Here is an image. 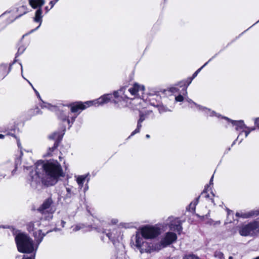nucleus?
I'll return each mask as SVG.
<instances>
[{"label": "nucleus", "mask_w": 259, "mask_h": 259, "mask_svg": "<svg viewBox=\"0 0 259 259\" xmlns=\"http://www.w3.org/2000/svg\"><path fill=\"white\" fill-rule=\"evenodd\" d=\"M145 119V116L144 114H141L140 118L138 122L137 127L136 129L132 133V134H131V136L129 137V138H130L132 136H133L136 134H137L140 132V128L142 127L141 123Z\"/></svg>", "instance_id": "412c9836"}, {"label": "nucleus", "mask_w": 259, "mask_h": 259, "mask_svg": "<svg viewBox=\"0 0 259 259\" xmlns=\"http://www.w3.org/2000/svg\"><path fill=\"white\" fill-rule=\"evenodd\" d=\"M64 176L62 166L57 160H39L35 163L34 170L30 171L29 181L33 188H36L40 182L48 186H53Z\"/></svg>", "instance_id": "f257e3e1"}, {"label": "nucleus", "mask_w": 259, "mask_h": 259, "mask_svg": "<svg viewBox=\"0 0 259 259\" xmlns=\"http://www.w3.org/2000/svg\"><path fill=\"white\" fill-rule=\"evenodd\" d=\"M18 250L22 253H31V256L24 255L22 259H35V253L39 244L35 245L33 240L24 233H19L15 237Z\"/></svg>", "instance_id": "7ed1b4c3"}, {"label": "nucleus", "mask_w": 259, "mask_h": 259, "mask_svg": "<svg viewBox=\"0 0 259 259\" xmlns=\"http://www.w3.org/2000/svg\"><path fill=\"white\" fill-rule=\"evenodd\" d=\"M8 14V13L6 12V13H4L3 15H6V14Z\"/></svg>", "instance_id": "e2e57ef3"}, {"label": "nucleus", "mask_w": 259, "mask_h": 259, "mask_svg": "<svg viewBox=\"0 0 259 259\" xmlns=\"http://www.w3.org/2000/svg\"><path fill=\"white\" fill-rule=\"evenodd\" d=\"M93 106V102L91 101L85 102H77L70 105V111L74 115L71 116V123L75 120L77 115L88 107Z\"/></svg>", "instance_id": "6e6552de"}, {"label": "nucleus", "mask_w": 259, "mask_h": 259, "mask_svg": "<svg viewBox=\"0 0 259 259\" xmlns=\"http://www.w3.org/2000/svg\"><path fill=\"white\" fill-rule=\"evenodd\" d=\"M88 176L89 174L85 175L77 176L75 177L76 178V182L78 185L79 188L80 189H81L82 188L83 183H84L85 180L87 179Z\"/></svg>", "instance_id": "5701e85b"}, {"label": "nucleus", "mask_w": 259, "mask_h": 259, "mask_svg": "<svg viewBox=\"0 0 259 259\" xmlns=\"http://www.w3.org/2000/svg\"><path fill=\"white\" fill-rule=\"evenodd\" d=\"M69 113L65 112L64 111H61L59 114V117L63 121H67L69 124L71 123V117L69 115Z\"/></svg>", "instance_id": "b1692460"}, {"label": "nucleus", "mask_w": 259, "mask_h": 259, "mask_svg": "<svg viewBox=\"0 0 259 259\" xmlns=\"http://www.w3.org/2000/svg\"><path fill=\"white\" fill-rule=\"evenodd\" d=\"M118 222V220L116 218H113L111 219L110 222L109 223L111 224V225H115Z\"/></svg>", "instance_id": "4c0bfd02"}, {"label": "nucleus", "mask_w": 259, "mask_h": 259, "mask_svg": "<svg viewBox=\"0 0 259 259\" xmlns=\"http://www.w3.org/2000/svg\"><path fill=\"white\" fill-rule=\"evenodd\" d=\"M177 239V236L176 233L171 232H168L162 236L159 243L154 244V251H159L161 249L169 246Z\"/></svg>", "instance_id": "39448f33"}, {"label": "nucleus", "mask_w": 259, "mask_h": 259, "mask_svg": "<svg viewBox=\"0 0 259 259\" xmlns=\"http://www.w3.org/2000/svg\"><path fill=\"white\" fill-rule=\"evenodd\" d=\"M202 195L205 194V197H208V195H206V194H205V192L204 191L202 193Z\"/></svg>", "instance_id": "864d4df0"}, {"label": "nucleus", "mask_w": 259, "mask_h": 259, "mask_svg": "<svg viewBox=\"0 0 259 259\" xmlns=\"http://www.w3.org/2000/svg\"><path fill=\"white\" fill-rule=\"evenodd\" d=\"M28 82H29V83L31 85V86L32 87H33V86H32V84L29 82V81H28Z\"/></svg>", "instance_id": "052dcab7"}, {"label": "nucleus", "mask_w": 259, "mask_h": 259, "mask_svg": "<svg viewBox=\"0 0 259 259\" xmlns=\"http://www.w3.org/2000/svg\"><path fill=\"white\" fill-rule=\"evenodd\" d=\"M30 6L33 9H36L35 12V16L33 21L35 22L39 23V25L36 27L38 29L41 24L42 21V10L41 7L45 4V0H28Z\"/></svg>", "instance_id": "423d86ee"}, {"label": "nucleus", "mask_w": 259, "mask_h": 259, "mask_svg": "<svg viewBox=\"0 0 259 259\" xmlns=\"http://www.w3.org/2000/svg\"><path fill=\"white\" fill-rule=\"evenodd\" d=\"M233 211H231V210H228V218H227V221H228V223H231L232 222V220H230L229 218L231 217H233Z\"/></svg>", "instance_id": "c9c22d12"}, {"label": "nucleus", "mask_w": 259, "mask_h": 259, "mask_svg": "<svg viewBox=\"0 0 259 259\" xmlns=\"http://www.w3.org/2000/svg\"><path fill=\"white\" fill-rule=\"evenodd\" d=\"M253 259H259V256H257V257H255V258H253Z\"/></svg>", "instance_id": "13d9d810"}, {"label": "nucleus", "mask_w": 259, "mask_h": 259, "mask_svg": "<svg viewBox=\"0 0 259 259\" xmlns=\"http://www.w3.org/2000/svg\"><path fill=\"white\" fill-rule=\"evenodd\" d=\"M58 1L59 0L51 1L49 3V5L51 6L50 9H52Z\"/></svg>", "instance_id": "ea45409f"}, {"label": "nucleus", "mask_w": 259, "mask_h": 259, "mask_svg": "<svg viewBox=\"0 0 259 259\" xmlns=\"http://www.w3.org/2000/svg\"><path fill=\"white\" fill-rule=\"evenodd\" d=\"M11 70V67L7 65L3 64L0 65V79H3L7 76Z\"/></svg>", "instance_id": "aec40b11"}, {"label": "nucleus", "mask_w": 259, "mask_h": 259, "mask_svg": "<svg viewBox=\"0 0 259 259\" xmlns=\"http://www.w3.org/2000/svg\"><path fill=\"white\" fill-rule=\"evenodd\" d=\"M183 259H198V258L195 255L190 254L185 256Z\"/></svg>", "instance_id": "72a5a7b5"}, {"label": "nucleus", "mask_w": 259, "mask_h": 259, "mask_svg": "<svg viewBox=\"0 0 259 259\" xmlns=\"http://www.w3.org/2000/svg\"><path fill=\"white\" fill-rule=\"evenodd\" d=\"M211 202H213V200L211 199Z\"/></svg>", "instance_id": "0e129e2a"}, {"label": "nucleus", "mask_w": 259, "mask_h": 259, "mask_svg": "<svg viewBox=\"0 0 259 259\" xmlns=\"http://www.w3.org/2000/svg\"><path fill=\"white\" fill-rule=\"evenodd\" d=\"M198 198L194 202H192L189 205L190 207L193 210H195V206L197 205V204L198 202Z\"/></svg>", "instance_id": "f704fd0d"}, {"label": "nucleus", "mask_w": 259, "mask_h": 259, "mask_svg": "<svg viewBox=\"0 0 259 259\" xmlns=\"http://www.w3.org/2000/svg\"><path fill=\"white\" fill-rule=\"evenodd\" d=\"M259 214L258 210H251L249 211H239L236 213V217L239 218L247 219L253 216L257 215Z\"/></svg>", "instance_id": "f3484780"}, {"label": "nucleus", "mask_w": 259, "mask_h": 259, "mask_svg": "<svg viewBox=\"0 0 259 259\" xmlns=\"http://www.w3.org/2000/svg\"><path fill=\"white\" fill-rule=\"evenodd\" d=\"M41 222L39 221H37L34 222H30L27 226L28 231L33 232L34 237L38 244H40L45 236V234L42 233L43 230L41 229Z\"/></svg>", "instance_id": "0eeeda50"}, {"label": "nucleus", "mask_w": 259, "mask_h": 259, "mask_svg": "<svg viewBox=\"0 0 259 259\" xmlns=\"http://www.w3.org/2000/svg\"><path fill=\"white\" fill-rule=\"evenodd\" d=\"M83 225H77L73 228V231L74 232L77 231L83 228Z\"/></svg>", "instance_id": "473e14b6"}, {"label": "nucleus", "mask_w": 259, "mask_h": 259, "mask_svg": "<svg viewBox=\"0 0 259 259\" xmlns=\"http://www.w3.org/2000/svg\"><path fill=\"white\" fill-rule=\"evenodd\" d=\"M185 100V96L183 95H179L175 96V100L176 102H182Z\"/></svg>", "instance_id": "c85d7f7f"}, {"label": "nucleus", "mask_w": 259, "mask_h": 259, "mask_svg": "<svg viewBox=\"0 0 259 259\" xmlns=\"http://www.w3.org/2000/svg\"><path fill=\"white\" fill-rule=\"evenodd\" d=\"M226 119L228 122H230L232 126H235V130L239 131L240 133L236 140H238L240 136L241 135L242 133H245V137H246V132L247 131V126L244 124L243 120H233L229 119L227 117H223Z\"/></svg>", "instance_id": "f8f14e48"}, {"label": "nucleus", "mask_w": 259, "mask_h": 259, "mask_svg": "<svg viewBox=\"0 0 259 259\" xmlns=\"http://www.w3.org/2000/svg\"><path fill=\"white\" fill-rule=\"evenodd\" d=\"M107 236L109 238V239L111 240H113L115 239L114 236H112V234L110 233H108L106 234Z\"/></svg>", "instance_id": "a19ab883"}, {"label": "nucleus", "mask_w": 259, "mask_h": 259, "mask_svg": "<svg viewBox=\"0 0 259 259\" xmlns=\"http://www.w3.org/2000/svg\"><path fill=\"white\" fill-rule=\"evenodd\" d=\"M220 223H221L220 221H217V222H215V223L213 225H219V224H220Z\"/></svg>", "instance_id": "09e8293b"}, {"label": "nucleus", "mask_w": 259, "mask_h": 259, "mask_svg": "<svg viewBox=\"0 0 259 259\" xmlns=\"http://www.w3.org/2000/svg\"><path fill=\"white\" fill-rule=\"evenodd\" d=\"M120 226L124 227V228H128L129 227V225L128 224L124 223V224H120Z\"/></svg>", "instance_id": "37998d69"}, {"label": "nucleus", "mask_w": 259, "mask_h": 259, "mask_svg": "<svg viewBox=\"0 0 259 259\" xmlns=\"http://www.w3.org/2000/svg\"><path fill=\"white\" fill-rule=\"evenodd\" d=\"M254 124H255V125L258 128H259V117L258 118H256L255 119V120H254Z\"/></svg>", "instance_id": "79ce46f5"}, {"label": "nucleus", "mask_w": 259, "mask_h": 259, "mask_svg": "<svg viewBox=\"0 0 259 259\" xmlns=\"http://www.w3.org/2000/svg\"><path fill=\"white\" fill-rule=\"evenodd\" d=\"M256 127H248L247 126V131L246 132V137H247L248 136V135L249 134V133L252 132V131H253L255 130Z\"/></svg>", "instance_id": "2f4dec72"}, {"label": "nucleus", "mask_w": 259, "mask_h": 259, "mask_svg": "<svg viewBox=\"0 0 259 259\" xmlns=\"http://www.w3.org/2000/svg\"><path fill=\"white\" fill-rule=\"evenodd\" d=\"M27 12V8L25 6H22L19 7L17 11H14L12 13V18L8 21L9 23L12 22L16 19L20 17Z\"/></svg>", "instance_id": "2eb2a0df"}, {"label": "nucleus", "mask_w": 259, "mask_h": 259, "mask_svg": "<svg viewBox=\"0 0 259 259\" xmlns=\"http://www.w3.org/2000/svg\"><path fill=\"white\" fill-rule=\"evenodd\" d=\"M160 97L157 95H150L149 97L150 104L153 106L157 107L160 113L171 111L167 107L160 104Z\"/></svg>", "instance_id": "9b49d317"}, {"label": "nucleus", "mask_w": 259, "mask_h": 259, "mask_svg": "<svg viewBox=\"0 0 259 259\" xmlns=\"http://www.w3.org/2000/svg\"><path fill=\"white\" fill-rule=\"evenodd\" d=\"M125 88H121L119 90L114 91L113 93V96L115 100H114V103L117 104L118 101L121 100H124L125 98H127V97L124 95V92L125 91Z\"/></svg>", "instance_id": "a211bd4d"}, {"label": "nucleus", "mask_w": 259, "mask_h": 259, "mask_svg": "<svg viewBox=\"0 0 259 259\" xmlns=\"http://www.w3.org/2000/svg\"><path fill=\"white\" fill-rule=\"evenodd\" d=\"M106 223L102 221L96 220L94 221V224L93 227L95 229L97 230L98 232L105 233V230L103 227L106 225Z\"/></svg>", "instance_id": "6ab92c4d"}, {"label": "nucleus", "mask_w": 259, "mask_h": 259, "mask_svg": "<svg viewBox=\"0 0 259 259\" xmlns=\"http://www.w3.org/2000/svg\"><path fill=\"white\" fill-rule=\"evenodd\" d=\"M160 233V228L156 225H146L141 226L132 237V243L141 253H151L153 251L154 244L148 243L146 240L156 238Z\"/></svg>", "instance_id": "f03ea898"}, {"label": "nucleus", "mask_w": 259, "mask_h": 259, "mask_svg": "<svg viewBox=\"0 0 259 259\" xmlns=\"http://www.w3.org/2000/svg\"><path fill=\"white\" fill-rule=\"evenodd\" d=\"M178 90L176 88H173L171 89V92L174 94L177 92Z\"/></svg>", "instance_id": "c03bdc74"}, {"label": "nucleus", "mask_w": 259, "mask_h": 259, "mask_svg": "<svg viewBox=\"0 0 259 259\" xmlns=\"http://www.w3.org/2000/svg\"><path fill=\"white\" fill-rule=\"evenodd\" d=\"M51 9L50 8H49L48 6H46L45 7V10L46 11V13H48Z\"/></svg>", "instance_id": "a18cd8bd"}, {"label": "nucleus", "mask_w": 259, "mask_h": 259, "mask_svg": "<svg viewBox=\"0 0 259 259\" xmlns=\"http://www.w3.org/2000/svg\"><path fill=\"white\" fill-rule=\"evenodd\" d=\"M243 140V139H241L240 140H239V143H240Z\"/></svg>", "instance_id": "6e6d98bb"}, {"label": "nucleus", "mask_w": 259, "mask_h": 259, "mask_svg": "<svg viewBox=\"0 0 259 259\" xmlns=\"http://www.w3.org/2000/svg\"><path fill=\"white\" fill-rule=\"evenodd\" d=\"M50 231H47L46 232V233H49V232H50Z\"/></svg>", "instance_id": "680f3d73"}, {"label": "nucleus", "mask_w": 259, "mask_h": 259, "mask_svg": "<svg viewBox=\"0 0 259 259\" xmlns=\"http://www.w3.org/2000/svg\"><path fill=\"white\" fill-rule=\"evenodd\" d=\"M32 88H33V90H34L35 93L37 95V96L39 97V94L38 92L36 90H35L33 87H32Z\"/></svg>", "instance_id": "49530a36"}, {"label": "nucleus", "mask_w": 259, "mask_h": 259, "mask_svg": "<svg viewBox=\"0 0 259 259\" xmlns=\"http://www.w3.org/2000/svg\"><path fill=\"white\" fill-rule=\"evenodd\" d=\"M14 170H13V171H12V174H13H13H14Z\"/></svg>", "instance_id": "69168bd1"}, {"label": "nucleus", "mask_w": 259, "mask_h": 259, "mask_svg": "<svg viewBox=\"0 0 259 259\" xmlns=\"http://www.w3.org/2000/svg\"><path fill=\"white\" fill-rule=\"evenodd\" d=\"M36 114H39V110L38 108H36Z\"/></svg>", "instance_id": "8fccbe9b"}, {"label": "nucleus", "mask_w": 259, "mask_h": 259, "mask_svg": "<svg viewBox=\"0 0 259 259\" xmlns=\"http://www.w3.org/2000/svg\"><path fill=\"white\" fill-rule=\"evenodd\" d=\"M237 229L242 236H256L259 235V221H253L247 224L238 226Z\"/></svg>", "instance_id": "20e7f679"}, {"label": "nucleus", "mask_w": 259, "mask_h": 259, "mask_svg": "<svg viewBox=\"0 0 259 259\" xmlns=\"http://www.w3.org/2000/svg\"><path fill=\"white\" fill-rule=\"evenodd\" d=\"M213 176H212L210 180V184H212V182L213 181Z\"/></svg>", "instance_id": "603ef678"}, {"label": "nucleus", "mask_w": 259, "mask_h": 259, "mask_svg": "<svg viewBox=\"0 0 259 259\" xmlns=\"http://www.w3.org/2000/svg\"><path fill=\"white\" fill-rule=\"evenodd\" d=\"M214 256L218 259H225L223 253L219 251L215 252Z\"/></svg>", "instance_id": "cd10ccee"}, {"label": "nucleus", "mask_w": 259, "mask_h": 259, "mask_svg": "<svg viewBox=\"0 0 259 259\" xmlns=\"http://www.w3.org/2000/svg\"><path fill=\"white\" fill-rule=\"evenodd\" d=\"M53 200L51 198L47 199L39 207L38 211L42 214H47L49 215V219L52 218V214L55 211V208L52 206Z\"/></svg>", "instance_id": "1a4fd4ad"}, {"label": "nucleus", "mask_w": 259, "mask_h": 259, "mask_svg": "<svg viewBox=\"0 0 259 259\" xmlns=\"http://www.w3.org/2000/svg\"><path fill=\"white\" fill-rule=\"evenodd\" d=\"M211 60V59H210L208 62H207L206 63H205L201 68H200L199 69H198L193 75V78H195L198 74V73L200 71V70H201V69L204 67L205 66H206L207 63H208V62H209Z\"/></svg>", "instance_id": "7c9ffc66"}, {"label": "nucleus", "mask_w": 259, "mask_h": 259, "mask_svg": "<svg viewBox=\"0 0 259 259\" xmlns=\"http://www.w3.org/2000/svg\"><path fill=\"white\" fill-rule=\"evenodd\" d=\"M191 81H190L189 82V83L188 85H189L190 83H191Z\"/></svg>", "instance_id": "774afa93"}, {"label": "nucleus", "mask_w": 259, "mask_h": 259, "mask_svg": "<svg viewBox=\"0 0 259 259\" xmlns=\"http://www.w3.org/2000/svg\"><path fill=\"white\" fill-rule=\"evenodd\" d=\"M145 90L144 85L138 83H135L133 87L128 89V91L132 95L138 96L143 94Z\"/></svg>", "instance_id": "4468645a"}, {"label": "nucleus", "mask_w": 259, "mask_h": 259, "mask_svg": "<svg viewBox=\"0 0 259 259\" xmlns=\"http://www.w3.org/2000/svg\"><path fill=\"white\" fill-rule=\"evenodd\" d=\"M5 137V136L3 134H0V139H4Z\"/></svg>", "instance_id": "3c124183"}, {"label": "nucleus", "mask_w": 259, "mask_h": 259, "mask_svg": "<svg viewBox=\"0 0 259 259\" xmlns=\"http://www.w3.org/2000/svg\"><path fill=\"white\" fill-rule=\"evenodd\" d=\"M89 179H88L87 180V182H89Z\"/></svg>", "instance_id": "338daca9"}, {"label": "nucleus", "mask_w": 259, "mask_h": 259, "mask_svg": "<svg viewBox=\"0 0 259 259\" xmlns=\"http://www.w3.org/2000/svg\"><path fill=\"white\" fill-rule=\"evenodd\" d=\"M164 225L168 226L169 229L180 233L182 230V222L178 218L172 216L168 217L165 221Z\"/></svg>", "instance_id": "9d476101"}, {"label": "nucleus", "mask_w": 259, "mask_h": 259, "mask_svg": "<svg viewBox=\"0 0 259 259\" xmlns=\"http://www.w3.org/2000/svg\"><path fill=\"white\" fill-rule=\"evenodd\" d=\"M146 137L147 138H149L150 137V136H149V135H146Z\"/></svg>", "instance_id": "5fc2aeb1"}, {"label": "nucleus", "mask_w": 259, "mask_h": 259, "mask_svg": "<svg viewBox=\"0 0 259 259\" xmlns=\"http://www.w3.org/2000/svg\"><path fill=\"white\" fill-rule=\"evenodd\" d=\"M182 94L185 96V100L190 104V107L191 108H195L197 109V106H199V105L196 104L187 97V91L186 88L183 90Z\"/></svg>", "instance_id": "4be33fe9"}, {"label": "nucleus", "mask_w": 259, "mask_h": 259, "mask_svg": "<svg viewBox=\"0 0 259 259\" xmlns=\"http://www.w3.org/2000/svg\"><path fill=\"white\" fill-rule=\"evenodd\" d=\"M65 222L64 221H61V225L62 227H64Z\"/></svg>", "instance_id": "de8ad7c7"}, {"label": "nucleus", "mask_w": 259, "mask_h": 259, "mask_svg": "<svg viewBox=\"0 0 259 259\" xmlns=\"http://www.w3.org/2000/svg\"><path fill=\"white\" fill-rule=\"evenodd\" d=\"M229 259H233V257L232 256H230L229 257Z\"/></svg>", "instance_id": "bf43d9fd"}, {"label": "nucleus", "mask_w": 259, "mask_h": 259, "mask_svg": "<svg viewBox=\"0 0 259 259\" xmlns=\"http://www.w3.org/2000/svg\"><path fill=\"white\" fill-rule=\"evenodd\" d=\"M63 134H64L60 135V134H59L58 133H55L53 134H52V135L50 136L49 138L50 139H57V140H59V139H61L62 138V136H63Z\"/></svg>", "instance_id": "bb28decb"}, {"label": "nucleus", "mask_w": 259, "mask_h": 259, "mask_svg": "<svg viewBox=\"0 0 259 259\" xmlns=\"http://www.w3.org/2000/svg\"><path fill=\"white\" fill-rule=\"evenodd\" d=\"M197 111L202 113L204 115L208 117H213L216 116L218 118H219L221 115L217 113L215 111L211 110L210 109H209L206 107L199 105L197 106Z\"/></svg>", "instance_id": "ddd939ff"}, {"label": "nucleus", "mask_w": 259, "mask_h": 259, "mask_svg": "<svg viewBox=\"0 0 259 259\" xmlns=\"http://www.w3.org/2000/svg\"><path fill=\"white\" fill-rule=\"evenodd\" d=\"M25 50V47L24 46H20L18 48V53L19 54H22Z\"/></svg>", "instance_id": "e433bc0d"}, {"label": "nucleus", "mask_w": 259, "mask_h": 259, "mask_svg": "<svg viewBox=\"0 0 259 259\" xmlns=\"http://www.w3.org/2000/svg\"><path fill=\"white\" fill-rule=\"evenodd\" d=\"M11 135L16 139L18 147H19V148L20 149H21L22 147H21L20 139H18L15 135H13V134H12Z\"/></svg>", "instance_id": "58836bf2"}, {"label": "nucleus", "mask_w": 259, "mask_h": 259, "mask_svg": "<svg viewBox=\"0 0 259 259\" xmlns=\"http://www.w3.org/2000/svg\"><path fill=\"white\" fill-rule=\"evenodd\" d=\"M41 107L42 108H46L50 110H53L56 108L55 106H52L49 103H44V104L41 105Z\"/></svg>", "instance_id": "c756f323"}, {"label": "nucleus", "mask_w": 259, "mask_h": 259, "mask_svg": "<svg viewBox=\"0 0 259 259\" xmlns=\"http://www.w3.org/2000/svg\"><path fill=\"white\" fill-rule=\"evenodd\" d=\"M72 189H73V187L71 186H69V185L66 186V190L67 191V194L66 195V198H70L72 196V195H73Z\"/></svg>", "instance_id": "393cba45"}, {"label": "nucleus", "mask_w": 259, "mask_h": 259, "mask_svg": "<svg viewBox=\"0 0 259 259\" xmlns=\"http://www.w3.org/2000/svg\"><path fill=\"white\" fill-rule=\"evenodd\" d=\"M112 98L111 94L104 95L97 100L91 101L93 102V105L99 106L109 102Z\"/></svg>", "instance_id": "dca6fc26"}, {"label": "nucleus", "mask_w": 259, "mask_h": 259, "mask_svg": "<svg viewBox=\"0 0 259 259\" xmlns=\"http://www.w3.org/2000/svg\"><path fill=\"white\" fill-rule=\"evenodd\" d=\"M58 146V142L55 141V143L54 144V146L52 148H49L48 152V155L50 156L51 155L52 152L54 151L55 149H56L57 147Z\"/></svg>", "instance_id": "a878e982"}, {"label": "nucleus", "mask_w": 259, "mask_h": 259, "mask_svg": "<svg viewBox=\"0 0 259 259\" xmlns=\"http://www.w3.org/2000/svg\"><path fill=\"white\" fill-rule=\"evenodd\" d=\"M21 72H23V67H22V66L21 64Z\"/></svg>", "instance_id": "4d7b16f0"}]
</instances>
